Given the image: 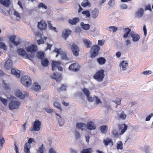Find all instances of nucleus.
Listing matches in <instances>:
<instances>
[{"mask_svg":"<svg viewBox=\"0 0 153 153\" xmlns=\"http://www.w3.org/2000/svg\"><path fill=\"white\" fill-rule=\"evenodd\" d=\"M32 142H36V141H34V139L30 138L29 139L27 142L25 144L24 147V151L25 153H30V149L31 147L30 144Z\"/></svg>","mask_w":153,"mask_h":153,"instance_id":"nucleus-5","label":"nucleus"},{"mask_svg":"<svg viewBox=\"0 0 153 153\" xmlns=\"http://www.w3.org/2000/svg\"><path fill=\"white\" fill-rule=\"evenodd\" d=\"M0 48L4 50H7V47L5 44L3 42H0Z\"/></svg>","mask_w":153,"mask_h":153,"instance_id":"nucleus-48","label":"nucleus"},{"mask_svg":"<svg viewBox=\"0 0 153 153\" xmlns=\"http://www.w3.org/2000/svg\"><path fill=\"white\" fill-rule=\"evenodd\" d=\"M41 60V64L44 67H47L48 66L49 62L47 59H43Z\"/></svg>","mask_w":153,"mask_h":153,"instance_id":"nucleus-35","label":"nucleus"},{"mask_svg":"<svg viewBox=\"0 0 153 153\" xmlns=\"http://www.w3.org/2000/svg\"><path fill=\"white\" fill-rule=\"evenodd\" d=\"M67 86L66 85L63 84L62 85V86L58 89V91H66Z\"/></svg>","mask_w":153,"mask_h":153,"instance_id":"nucleus-49","label":"nucleus"},{"mask_svg":"<svg viewBox=\"0 0 153 153\" xmlns=\"http://www.w3.org/2000/svg\"><path fill=\"white\" fill-rule=\"evenodd\" d=\"M82 91L86 97L90 95V91L87 88H83L82 89Z\"/></svg>","mask_w":153,"mask_h":153,"instance_id":"nucleus-41","label":"nucleus"},{"mask_svg":"<svg viewBox=\"0 0 153 153\" xmlns=\"http://www.w3.org/2000/svg\"><path fill=\"white\" fill-rule=\"evenodd\" d=\"M120 7L121 9H126L128 8V6L126 4H123L120 5Z\"/></svg>","mask_w":153,"mask_h":153,"instance_id":"nucleus-60","label":"nucleus"},{"mask_svg":"<svg viewBox=\"0 0 153 153\" xmlns=\"http://www.w3.org/2000/svg\"><path fill=\"white\" fill-rule=\"evenodd\" d=\"M104 71L103 69H101L97 72L93 76L94 79L98 82H101L105 76Z\"/></svg>","mask_w":153,"mask_h":153,"instance_id":"nucleus-1","label":"nucleus"},{"mask_svg":"<svg viewBox=\"0 0 153 153\" xmlns=\"http://www.w3.org/2000/svg\"><path fill=\"white\" fill-rule=\"evenodd\" d=\"M21 104V102L19 101H12L9 104V108L11 110L17 109L19 108Z\"/></svg>","mask_w":153,"mask_h":153,"instance_id":"nucleus-2","label":"nucleus"},{"mask_svg":"<svg viewBox=\"0 0 153 153\" xmlns=\"http://www.w3.org/2000/svg\"><path fill=\"white\" fill-rule=\"evenodd\" d=\"M71 31L69 29H66L65 30L64 32H63L62 33V37L65 40H66L67 38L70 34Z\"/></svg>","mask_w":153,"mask_h":153,"instance_id":"nucleus-23","label":"nucleus"},{"mask_svg":"<svg viewBox=\"0 0 153 153\" xmlns=\"http://www.w3.org/2000/svg\"><path fill=\"white\" fill-rule=\"evenodd\" d=\"M33 87L34 90L36 91H39L41 88L40 86L36 82L34 83L33 85Z\"/></svg>","mask_w":153,"mask_h":153,"instance_id":"nucleus-42","label":"nucleus"},{"mask_svg":"<svg viewBox=\"0 0 153 153\" xmlns=\"http://www.w3.org/2000/svg\"><path fill=\"white\" fill-rule=\"evenodd\" d=\"M119 118L120 119L124 120L126 117V115L123 112H122L119 115Z\"/></svg>","mask_w":153,"mask_h":153,"instance_id":"nucleus-51","label":"nucleus"},{"mask_svg":"<svg viewBox=\"0 0 153 153\" xmlns=\"http://www.w3.org/2000/svg\"><path fill=\"white\" fill-rule=\"evenodd\" d=\"M71 50L73 54L76 56H77L79 54V49L78 46L75 43H73L71 47Z\"/></svg>","mask_w":153,"mask_h":153,"instance_id":"nucleus-8","label":"nucleus"},{"mask_svg":"<svg viewBox=\"0 0 153 153\" xmlns=\"http://www.w3.org/2000/svg\"><path fill=\"white\" fill-rule=\"evenodd\" d=\"M48 26L49 29L50 30H54L55 32H57L56 31V28L55 27L53 26L52 25L51 23V21L48 22Z\"/></svg>","mask_w":153,"mask_h":153,"instance_id":"nucleus-38","label":"nucleus"},{"mask_svg":"<svg viewBox=\"0 0 153 153\" xmlns=\"http://www.w3.org/2000/svg\"><path fill=\"white\" fill-rule=\"evenodd\" d=\"M94 97L96 99V102L97 105L102 103L101 101H100V99L98 97L96 96H95Z\"/></svg>","mask_w":153,"mask_h":153,"instance_id":"nucleus-63","label":"nucleus"},{"mask_svg":"<svg viewBox=\"0 0 153 153\" xmlns=\"http://www.w3.org/2000/svg\"><path fill=\"white\" fill-rule=\"evenodd\" d=\"M0 3L4 6L8 7L10 4V0H0Z\"/></svg>","mask_w":153,"mask_h":153,"instance_id":"nucleus-27","label":"nucleus"},{"mask_svg":"<svg viewBox=\"0 0 153 153\" xmlns=\"http://www.w3.org/2000/svg\"><path fill=\"white\" fill-rule=\"evenodd\" d=\"M11 73L12 74L16 75L18 78L20 76V72L19 70H16L15 69L13 68L11 69Z\"/></svg>","mask_w":153,"mask_h":153,"instance_id":"nucleus-31","label":"nucleus"},{"mask_svg":"<svg viewBox=\"0 0 153 153\" xmlns=\"http://www.w3.org/2000/svg\"><path fill=\"white\" fill-rule=\"evenodd\" d=\"M37 57L41 60H43L45 58L44 53L42 52H38L37 53Z\"/></svg>","mask_w":153,"mask_h":153,"instance_id":"nucleus-32","label":"nucleus"},{"mask_svg":"<svg viewBox=\"0 0 153 153\" xmlns=\"http://www.w3.org/2000/svg\"><path fill=\"white\" fill-rule=\"evenodd\" d=\"M127 127L128 126L126 125L125 124H122L120 128V129L121 130L120 134H123L127 129Z\"/></svg>","mask_w":153,"mask_h":153,"instance_id":"nucleus-26","label":"nucleus"},{"mask_svg":"<svg viewBox=\"0 0 153 153\" xmlns=\"http://www.w3.org/2000/svg\"><path fill=\"white\" fill-rule=\"evenodd\" d=\"M61 62L59 61H53L51 63L52 70H56L59 66L60 65Z\"/></svg>","mask_w":153,"mask_h":153,"instance_id":"nucleus-18","label":"nucleus"},{"mask_svg":"<svg viewBox=\"0 0 153 153\" xmlns=\"http://www.w3.org/2000/svg\"><path fill=\"white\" fill-rule=\"evenodd\" d=\"M34 56V55H28L27 53L25 55V57L27 59L30 60L31 61H33V59Z\"/></svg>","mask_w":153,"mask_h":153,"instance_id":"nucleus-46","label":"nucleus"},{"mask_svg":"<svg viewBox=\"0 0 153 153\" xmlns=\"http://www.w3.org/2000/svg\"><path fill=\"white\" fill-rule=\"evenodd\" d=\"M93 152V149L91 148H87L83 149L81 152V153H92Z\"/></svg>","mask_w":153,"mask_h":153,"instance_id":"nucleus-39","label":"nucleus"},{"mask_svg":"<svg viewBox=\"0 0 153 153\" xmlns=\"http://www.w3.org/2000/svg\"><path fill=\"white\" fill-rule=\"evenodd\" d=\"M80 67L78 63H75L71 64L69 66V69L73 71L76 72L79 70Z\"/></svg>","mask_w":153,"mask_h":153,"instance_id":"nucleus-9","label":"nucleus"},{"mask_svg":"<svg viewBox=\"0 0 153 153\" xmlns=\"http://www.w3.org/2000/svg\"><path fill=\"white\" fill-rule=\"evenodd\" d=\"M86 127L87 129L90 131L94 130L96 128L95 123L91 121L88 122L87 123Z\"/></svg>","mask_w":153,"mask_h":153,"instance_id":"nucleus-13","label":"nucleus"},{"mask_svg":"<svg viewBox=\"0 0 153 153\" xmlns=\"http://www.w3.org/2000/svg\"><path fill=\"white\" fill-rule=\"evenodd\" d=\"M16 38L15 36H11L10 37L9 40L13 45L17 46L20 44V42L19 41H15Z\"/></svg>","mask_w":153,"mask_h":153,"instance_id":"nucleus-16","label":"nucleus"},{"mask_svg":"<svg viewBox=\"0 0 153 153\" xmlns=\"http://www.w3.org/2000/svg\"><path fill=\"white\" fill-rule=\"evenodd\" d=\"M91 17L94 19H96L98 16L99 13V10L97 8H95L91 11Z\"/></svg>","mask_w":153,"mask_h":153,"instance_id":"nucleus-21","label":"nucleus"},{"mask_svg":"<svg viewBox=\"0 0 153 153\" xmlns=\"http://www.w3.org/2000/svg\"><path fill=\"white\" fill-rule=\"evenodd\" d=\"M112 134L115 137H117L118 136V132L116 130H114L112 131Z\"/></svg>","mask_w":153,"mask_h":153,"instance_id":"nucleus-62","label":"nucleus"},{"mask_svg":"<svg viewBox=\"0 0 153 153\" xmlns=\"http://www.w3.org/2000/svg\"><path fill=\"white\" fill-rule=\"evenodd\" d=\"M80 26L83 29L85 30H88L91 27L89 24H85L83 22H81Z\"/></svg>","mask_w":153,"mask_h":153,"instance_id":"nucleus-28","label":"nucleus"},{"mask_svg":"<svg viewBox=\"0 0 153 153\" xmlns=\"http://www.w3.org/2000/svg\"><path fill=\"white\" fill-rule=\"evenodd\" d=\"M3 88L5 90H7L10 89L9 85L4 82V81L3 82Z\"/></svg>","mask_w":153,"mask_h":153,"instance_id":"nucleus-52","label":"nucleus"},{"mask_svg":"<svg viewBox=\"0 0 153 153\" xmlns=\"http://www.w3.org/2000/svg\"><path fill=\"white\" fill-rule=\"evenodd\" d=\"M0 101H1L5 106L7 105L8 102L7 99L4 98L2 97H0Z\"/></svg>","mask_w":153,"mask_h":153,"instance_id":"nucleus-43","label":"nucleus"},{"mask_svg":"<svg viewBox=\"0 0 153 153\" xmlns=\"http://www.w3.org/2000/svg\"><path fill=\"white\" fill-rule=\"evenodd\" d=\"M144 14V10L143 8H141L135 13V17L139 18L141 17Z\"/></svg>","mask_w":153,"mask_h":153,"instance_id":"nucleus-17","label":"nucleus"},{"mask_svg":"<svg viewBox=\"0 0 153 153\" xmlns=\"http://www.w3.org/2000/svg\"><path fill=\"white\" fill-rule=\"evenodd\" d=\"M79 21V18L75 17L72 19H69L68 20V22L70 24L73 25H76Z\"/></svg>","mask_w":153,"mask_h":153,"instance_id":"nucleus-20","label":"nucleus"},{"mask_svg":"<svg viewBox=\"0 0 153 153\" xmlns=\"http://www.w3.org/2000/svg\"><path fill=\"white\" fill-rule=\"evenodd\" d=\"M58 121L60 126H63L65 123L64 120L62 117L60 118H57Z\"/></svg>","mask_w":153,"mask_h":153,"instance_id":"nucleus-40","label":"nucleus"},{"mask_svg":"<svg viewBox=\"0 0 153 153\" xmlns=\"http://www.w3.org/2000/svg\"><path fill=\"white\" fill-rule=\"evenodd\" d=\"M131 37L132 38V40L134 42H137L140 39V35L133 31L131 32Z\"/></svg>","mask_w":153,"mask_h":153,"instance_id":"nucleus-11","label":"nucleus"},{"mask_svg":"<svg viewBox=\"0 0 153 153\" xmlns=\"http://www.w3.org/2000/svg\"><path fill=\"white\" fill-rule=\"evenodd\" d=\"M47 25L46 23L43 21H41L38 22V27L41 30H45L47 27Z\"/></svg>","mask_w":153,"mask_h":153,"instance_id":"nucleus-12","label":"nucleus"},{"mask_svg":"<svg viewBox=\"0 0 153 153\" xmlns=\"http://www.w3.org/2000/svg\"><path fill=\"white\" fill-rule=\"evenodd\" d=\"M51 77L52 79H55L57 82H59L62 79L61 74L58 73H54L51 75Z\"/></svg>","mask_w":153,"mask_h":153,"instance_id":"nucleus-10","label":"nucleus"},{"mask_svg":"<svg viewBox=\"0 0 153 153\" xmlns=\"http://www.w3.org/2000/svg\"><path fill=\"white\" fill-rule=\"evenodd\" d=\"M102 133L105 134L107 132L108 128L107 126L103 125L101 126L100 128Z\"/></svg>","mask_w":153,"mask_h":153,"instance_id":"nucleus-34","label":"nucleus"},{"mask_svg":"<svg viewBox=\"0 0 153 153\" xmlns=\"http://www.w3.org/2000/svg\"><path fill=\"white\" fill-rule=\"evenodd\" d=\"M82 14L86 16V18H89L91 14L89 10H85L82 12Z\"/></svg>","mask_w":153,"mask_h":153,"instance_id":"nucleus-47","label":"nucleus"},{"mask_svg":"<svg viewBox=\"0 0 153 153\" xmlns=\"http://www.w3.org/2000/svg\"><path fill=\"white\" fill-rule=\"evenodd\" d=\"M97 60L98 63L101 65L105 64L106 61L105 59L103 57L98 58Z\"/></svg>","mask_w":153,"mask_h":153,"instance_id":"nucleus-33","label":"nucleus"},{"mask_svg":"<svg viewBox=\"0 0 153 153\" xmlns=\"http://www.w3.org/2000/svg\"><path fill=\"white\" fill-rule=\"evenodd\" d=\"M41 39L37 40V44L39 45L41 44H43L45 43L44 40L42 39V35L41 36Z\"/></svg>","mask_w":153,"mask_h":153,"instance_id":"nucleus-55","label":"nucleus"},{"mask_svg":"<svg viewBox=\"0 0 153 153\" xmlns=\"http://www.w3.org/2000/svg\"><path fill=\"white\" fill-rule=\"evenodd\" d=\"M53 52H54L56 53H57V54H62V53L63 52L62 51V49L61 48H55L53 51Z\"/></svg>","mask_w":153,"mask_h":153,"instance_id":"nucleus-45","label":"nucleus"},{"mask_svg":"<svg viewBox=\"0 0 153 153\" xmlns=\"http://www.w3.org/2000/svg\"><path fill=\"white\" fill-rule=\"evenodd\" d=\"M15 94L17 97L22 99L27 97L29 95L28 93L27 92H24V94H23L22 92L19 90L15 91Z\"/></svg>","mask_w":153,"mask_h":153,"instance_id":"nucleus-7","label":"nucleus"},{"mask_svg":"<svg viewBox=\"0 0 153 153\" xmlns=\"http://www.w3.org/2000/svg\"><path fill=\"white\" fill-rule=\"evenodd\" d=\"M128 64L126 61L123 60L120 64L119 66L122 68L123 71H124L126 69V67L128 66Z\"/></svg>","mask_w":153,"mask_h":153,"instance_id":"nucleus-19","label":"nucleus"},{"mask_svg":"<svg viewBox=\"0 0 153 153\" xmlns=\"http://www.w3.org/2000/svg\"><path fill=\"white\" fill-rule=\"evenodd\" d=\"M145 10H149L150 11H152V9L151 8V6L150 4H148L145 6Z\"/></svg>","mask_w":153,"mask_h":153,"instance_id":"nucleus-64","label":"nucleus"},{"mask_svg":"<svg viewBox=\"0 0 153 153\" xmlns=\"http://www.w3.org/2000/svg\"><path fill=\"white\" fill-rule=\"evenodd\" d=\"M21 81L22 84L26 86H28L31 83V79L28 76H25L22 77Z\"/></svg>","mask_w":153,"mask_h":153,"instance_id":"nucleus-6","label":"nucleus"},{"mask_svg":"<svg viewBox=\"0 0 153 153\" xmlns=\"http://www.w3.org/2000/svg\"><path fill=\"white\" fill-rule=\"evenodd\" d=\"M41 125V122L39 120H36L34 122L33 127L31 128L30 130L31 131H39L40 129V126Z\"/></svg>","mask_w":153,"mask_h":153,"instance_id":"nucleus-4","label":"nucleus"},{"mask_svg":"<svg viewBox=\"0 0 153 153\" xmlns=\"http://www.w3.org/2000/svg\"><path fill=\"white\" fill-rule=\"evenodd\" d=\"M44 110L45 111H46L48 113H51L54 111L52 109L48 108H44Z\"/></svg>","mask_w":153,"mask_h":153,"instance_id":"nucleus-56","label":"nucleus"},{"mask_svg":"<svg viewBox=\"0 0 153 153\" xmlns=\"http://www.w3.org/2000/svg\"><path fill=\"white\" fill-rule=\"evenodd\" d=\"M17 52L18 54L22 57L25 56L27 53L22 48L18 49Z\"/></svg>","mask_w":153,"mask_h":153,"instance_id":"nucleus-25","label":"nucleus"},{"mask_svg":"<svg viewBox=\"0 0 153 153\" xmlns=\"http://www.w3.org/2000/svg\"><path fill=\"white\" fill-rule=\"evenodd\" d=\"M62 59L66 60H68V58L66 54L65 53L62 52Z\"/></svg>","mask_w":153,"mask_h":153,"instance_id":"nucleus-53","label":"nucleus"},{"mask_svg":"<svg viewBox=\"0 0 153 153\" xmlns=\"http://www.w3.org/2000/svg\"><path fill=\"white\" fill-rule=\"evenodd\" d=\"M38 7L39 8H42L45 9H47V7L42 2L40 3L39 4Z\"/></svg>","mask_w":153,"mask_h":153,"instance_id":"nucleus-50","label":"nucleus"},{"mask_svg":"<svg viewBox=\"0 0 153 153\" xmlns=\"http://www.w3.org/2000/svg\"><path fill=\"white\" fill-rule=\"evenodd\" d=\"M115 0H110L108 4L110 7H113L114 4Z\"/></svg>","mask_w":153,"mask_h":153,"instance_id":"nucleus-54","label":"nucleus"},{"mask_svg":"<svg viewBox=\"0 0 153 153\" xmlns=\"http://www.w3.org/2000/svg\"><path fill=\"white\" fill-rule=\"evenodd\" d=\"M116 148L118 150H122L123 149V144L120 141H118L117 143Z\"/></svg>","mask_w":153,"mask_h":153,"instance_id":"nucleus-36","label":"nucleus"},{"mask_svg":"<svg viewBox=\"0 0 153 153\" xmlns=\"http://www.w3.org/2000/svg\"><path fill=\"white\" fill-rule=\"evenodd\" d=\"M83 42L87 48H90L92 44V42L88 39H83Z\"/></svg>","mask_w":153,"mask_h":153,"instance_id":"nucleus-22","label":"nucleus"},{"mask_svg":"<svg viewBox=\"0 0 153 153\" xmlns=\"http://www.w3.org/2000/svg\"><path fill=\"white\" fill-rule=\"evenodd\" d=\"M26 51L28 52H30L31 53L33 52H36L37 51V48L36 45H32L31 46L27 47L26 49Z\"/></svg>","mask_w":153,"mask_h":153,"instance_id":"nucleus-15","label":"nucleus"},{"mask_svg":"<svg viewBox=\"0 0 153 153\" xmlns=\"http://www.w3.org/2000/svg\"><path fill=\"white\" fill-rule=\"evenodd\" d=\"M109 28L110 29H111L113 32H116L118 29L117 27L114 26H110L109 27Z\"/></svg>","mask_w":153,"mask_h":153,"instance_id":"nucleus-59","label":"nucleus"},{"mask_svg":"<svg viewBox=\"0 0 153 153\" xmlns=\"http://www.w3.org/2000/svg\"><path fill=\"white\" fill-rule=\"evenodd\" d=\"M54 105L55 107L58 108L60 110H61V107L60 105L58 102H54Z\"/></svg>","mask_w":153,"mask_h":153,"instance_id":"nucleus-61","label":"nucleus"},{"mask_svg":"<svg viewBox=\"0 0 153 153\" xmlns=\"http://www.w3.org/2000/svg\"><path fill=\"white\" fill-rule=\"evenodd\" d=\"M131 30L130 29L128 28H126L124 29V31L125 33L123 35V37L124 38H127L128 37L129 35H131Z\"/></svg>","mask_w":153,"mask_h":153,"instance_id":"nucleus-24","label":"nucleus"},{"mask_svg":"<svg viewBox=\"0 0 153 153\" xmlns=\"http://www.w3.org/2000/svg\"><path fill=\"white\" fill-rule=\"evenodd\" d=\"M150 147L148 146H145L144 147V151L146 153H149V149Z\"/></svg>","mask_w":153,"mask_h":153,"instance_id":"nucleus-58","label":"nucleus"},{"mask_svg":"<svg viewBox=\"0 0 153 153\" xmlns=\"http://www.w3.org/2000/svg\"><path fill=\"white\" fill-rule=\"evenodd\" d=\"M100 49V47L97 45H95L93 46L91 48V58L95 57L98 54Z\"/></svg>","mask_w":153,"mask_h":153,"instance_id":"nucleus-3","label":"nucleus"},{"mask_svg":"<svg viewBox=\"0 0 153 153\" xmlns=\"http://www.w3.org/2000/svg\"><path fill=\"white\" fill-rule=\"evenodd\" d=\"M153 117V113H151L148 115L146 117L145 119L146 121H149L152 117Z\"/></svg>","mask_w":153,"mask_h":153,"instance_id":"nucleus-57","label":"nucleus"},{"mask_svg":"<svg viewBox=\"0 0 153 153\" xmlns=\"http://www.w3.org/2000/svg\"><path fill=\"white\" fill-rule=\"evenodd\" d=\"M13 66V63L12 61L10 59H8L5 62L4 67L7 70L11 69Z\"/></svg>","mask_w":153,"mask_h":153,"instance_id":"nucleus-14","label":"nucleus"},{"mask_svg":"<svg viewBox=\"0 0 153 153\" xmlns=\"http://www.w3.org/2000/svg\"><path fill=\"white\" fill-rule=\"evenodd\" d=\"M86 125L82 123H78L76 124V128L82 130L85 128Z\"/></svg>","mask_w":153,"mask_h":153,"instance_id":"nucleus-29","label":"nucleus"},{"mask_svg":"<svg viewBox=\"0 0 153 153\" xmlns=\"http://www.w3.org/2000/svg\"><path fill=\"white\" fill-rule=\"evenodd\" d=\"M82 6L84 7L88 6L90 7L91 5L89 1L88 0H84L81 4Z\"/></svg>","mask_w":153,"mask_h":153,"instance_id":"nucleus-37","label":"nucleus"},{"mask_svg":"<svg viewBox=\"0 0 153 153\" xmlns=\"http://www.w3.org/2000/svg\"><path fill=\"white\" fill-rule=\"evenodd\" d=\"M103 142L104 144L106 146L110 145L111 143V146H113V145L111 139L109 138H107L106 139L104 140Z\"/></svg>","mask_w":153,"mask_h":153,"instance_id":"nucleus-30","label":"nucleus"},{"mask_svg":"<svg viewBox=\"0 0 153 153\" xmlns=\"http://www.w3.org/2000/svg\"><path fill=\"white\" fill-rule=\"evenodd\" d=\"M45 149V148L44 147V145L42 144L39 148L37 151L38 153H44V151Z\"/></svg>","mask_w":153,"mask_h":153,"instance_id":"nucleus-44","label":"nucleus"}]
</instances>
